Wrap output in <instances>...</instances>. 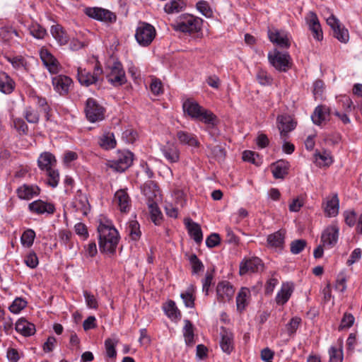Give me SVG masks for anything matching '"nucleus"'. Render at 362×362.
<instances>
[{"instance_id": "41", "label": "nucleus", "mask_w": 362, "mask_h": 362, "mask_svg": "<svg viewBox=\"0 0 362 362\" xmlns=\"http://www.w3.org/2000/svg\"><path fill=\"white\" fill-rule=\"evenodd\" d=\"M185 6L182 0H172L165 4L164 10L168 14L177 13L182 11Z\"/></svg>"}, {"instance_id": "50", "label": "nucleus", "mask_w": 362, "mask_h": 362, "mask_svg": "<svg viewBox=\"0 0 362 362\" xmlns=\"http://www.w3.org/2000/svg\"><path fill=\"white\" fill-rule=\"evenodd\" d=\"M196 7L205 17L210 18L213 16V11L207 1L201 0L197 3Z\"/></svg>"}, {"instance_id": "43", "label": "nucleus", "mask_w": 362, "mask_h": 362, "mask_svg": "<svg viewBox=\"0 0 362 362\" xmlns=\"http://www.w3.org/2000/svg\"><path fill=\"white\" fill-rule=\"evenodd\" d=\"M147 204L153 222L156 225L158 224L162 219V214L158 206L157 200L147 202Z\"/></svg>"}, {"instance_id": "2", "label": "nucleus", "mask_w": 362, "mask_h": 362, "mask_svg": "<svg viewBox=\"0 0 362 362\" xmlns=\"http://www.w3.org/2000/svg\"><path fill=\"white\" fill-rule=\"evenodd\" d=\"M182 109L185 114L196 121L211 126L216 124V116L211 111L204 108L192 99L185 100L182 104Z\"/></svg>"}, {"instance_id": "58", "label": "nucleus", "mask_w": 362, "mask_h": 362, "mask_svg": "<svg viewBox=\"0 0 362 362\" xmlns=\"http://www.w3.org/2000/svg\"><path fill=\"white\" fill-rule=\"evenodd\" d=\"M214 269L210 272H207L205 278L202 280V291L206 295L209 294V290L214 279Z\"/></svg>"}, {"instance_id": "63", "label": "nucleus", "mask_w": 362, "mask_h": 362, "mask_svg": "<svg viewBox=\"0 0 362 362\" xmlns=\"http://www.w3.org/2000/svg\"><path fill=\"white\" fill-rule=\"evenodd\" d=\"M137 136L136 132L132 129H127L122 133V139L129 144H133L136 140Z\"/></svg>"}, {"instance_id": "49", "label": "nucleus", "mask_w": 362, "mask_h": 362, "mask_svg": "<svg viewBox=\"0 0 362 362\" xmlns=\"http://www.w3.org/2000/svg\"><path fill=\"white\" fill-rule=\"evenodd\" d=\"M35 237V231L32 229H27L23 232L21 238L22 245L23 246L30 247L33 244Z\"/></svg>"}, {"instance_id": "48", "label": "nucleus", "mask_w": 362, "mask_h": 362, "mask_svg": "<svg viewBox=\"0 0 362 362\" xmlns=\"http://www.w3.org/2000/svg\"><path fill=\"white\" fill-rule=\"evenodd\" d=\"M30 35L37 39H43L47 35V30L40 24L33 23L29 27Z\"/></svg>"}, {"instance_id": "17", "label": "nucleus", "mask_w": 362, "mask_h": 362, "mask_svg": "<svg viewBox=\"0 0 362 362\" xmlns=\"http://www.w3.org/2000/svg\"><path fill=\"white\" fill-rule=\"evenodd\" d=\"M339 228L337 225L327 227L321 235V242L323 246L333 247L337 242Z\"/></svg>"}, {"instance_id": "52", "label": "nucleus", "mask_w": 362, "mask_h": 362, "mask_svg": "<svg viewBox=\"0 0 362 362\" xmlns=\"http://www.w3.org/2000/svg\"><path fill=\"white\" fill-rule=\"evenodd\" d=\"M24 116L29 123H37L40 118L37 111L31 107H26Z\"/></svg>"}, {"instance_id": "3", "label": "nucleus", "mask_w": 362, "mask_h": 362, "mask_svg": "<svg viewBox=\"0 0 362 362\" xmlns=\"http://www.w3.org/2000/svg\"><path fill=\"white\" fill-rule=\"evenodd\" d=\"M156 36L155 28L150 23L139 22L135 33V39L142 47L149 46Z\"/></svg>"}, {"instance_id": "25", "label": "nucleus", "mask_w": 362, "mask_h": 362, "mask_svg": "<svg viewBox=\"0 0 362 362\" xmlns=\"http://www.w3.org/2000/svg\"><path fill=\"white\" fill-rule=\"evenodd\" d=\"M185 224L188 230L189 235L197 243H200L203 239L202 231L200 226L192 221L190 218H185Z\"/></svg>"}, {"instance_id": "36", "label": "nucleus", "mask_w": 362, "mask_h": 362, "mask_svg": "<svg viewBox=\"0 0 362 362\" xmlns=\"http://www.w3.org/2000/svg\"><path fill=\"white\" fill-rule=\"evenodd\" d=\"M325 212L329 217L336 216L338 214L339 199L337 194H334L330 199L327 201Z\"/></svg>"}, {"instance_id": "5", "label": "nucleus", "mask_w": 362, "mask_h": 362, "mask_svg": "<svg viewBox=\"0 0 362 362\" xmlns=\"http://www.w3.org/2000/svg\"><path fill=\"white\" fill-rule=\"evenodd\" d=\"M105 70L108 82L114 86H121L127 81L124 70L119 62L116 61L107 65Z\"/></svg>"}, {"instance_id": "44", "label": "nucleus", "mask_w": 362, "mask_h": 362, "mask_svg": "<svg viewBox=\"0 0 362 362\" xmlns=\"http://www.w3.org/2000/svg\"><path fill=\"white\" fill-rule=\"evenodd\" d=\"M250 294V290L242 288L236 297V304L238 310H243L247 305V297Z\"/></svg>"}, {"instance_id": "11", "label": "nucleus", "mask_w": 362, "mask_h": 362, "mask_svg": "<svg viewBox=\"0 0 362 362\" xmlns=\"http://www.w3.org/2000/svg\"><path fill=\"white\" fill-rule=\"evenodd\" d=\"M133 162V153L130 151L118 152L117 158L111 161L110 167L117 172H124Z\"/></svg>"}, {"instance_id": "15", "label": "nucleus", "mask_w": 362, "mask_h": 362, "mask_svg": "<svg viewBox=\"0 0 362 362\" xmlns=\"http://www.w3.org/2000/svg\"><path fill=\"white\" fill-rule=\"evenodd\" d=\"M235 293L233 286L226 281H221L216 286L217 299L219 302L225 303L232 299Z\"/></svg>"}, {"instance_id": "33", "label": "nucleus", "mask_w": 362, "mask_h": 362, "mask_svg": "<svg viewBox=\"0 0 362 362\" xmlns=\"http://www.w3.org/2000/svg\"><path fill=\"white\" fill-rule=\"evenodd\" d=\"M76 210L80 211L83 215H87L90 211V204L88 198L85 194L79 193L77 194L75 201L73 202Z\"/></svg>"}, {"instance_id": "42", "label": "nucleus", "mask_w": 362, "mask_h": 362, "mask_svg": "<svg viewBox=\"0 0 362 362\" xmlns=\"http://www.w3.org/2000/svg\"><path fill=\"white\" fill-rule=\"evenodd\" d=\"M183 335L185 337V343L187 346L194 345V335L193 325L189 320H185Z\"/></svg>"}, {"instance_id": "56", "label": "nucleus", "mask_w": 362, "mask_h": 362, "mask_svg": "<svg viewBox=\"0 0 362 362\" xmlns=\"http://www.w3.org/2000/svg\"><path fill=\"white\" fill-rule=\"evenodd\" d=\"M47 172V184L52 187L57 186L59 180V174L57 170H53L52 168L46 170Z\"/></svg>"}, {"instance_id": "31", "label": "nucleus", "mask_w": 362, "mask_h": 362, "mask_svg": "<svg viewBox=\"0 0 362 362\" xmlns=\"http://www.w3.org/2000/svg\"><path fill=\"white\" fill-rule=\"evenodd\" d=\"M142 192L147 199V202L157 200L158 189L157 185L153 181L146 182L142 187Z\"/></svg>"}, {"instance_id": "37", "label": "nucleus", "mask_w": 362, "mask_h": 362, "mask_svg": "<svg viewBox=\"0 0 362 362\" xmlns=\"http://www.w3.org/2000/svg\"><path fill=\"white\" fill-rule=\"evenodd\" d=\"M13 81L5 73L0 74V91L5 93L9 94L14 89Z\"/></svg>"}, {"instance_id": "19", "label": "nucleus", "mask_w": 362, "mask_h": 362, "mask_svg": "<svg viewBox=\"0 0 362 362\" xmlns=\"http://www.w3.org/2000/svg\"><path fill=\"white\" fill-rule=\"evenodd\" d=\"M220 334V346L223 352L230 354L234 349L233 334L222 327Z\"/></svg>"}, {"instance_id": "34", "label": "nucleus", "mask_w": 362, "mask_h": 362, "mask_svg": "<svg viewBox=\"0 0 362 362\" xmlns=\"http://www.w3.org/2000/svg\"><path fill=\"white\" fill-rule=\"evenodd\" d=\"M288 165L284 160H279L272 165V172L276 179H283L288 174Z\"/></svg>"}, {"instance_id": "7", "label": "nucleus", "mask_w": 362, "mask_h": 362, "mask_svg": "<svg viewBox=\"0 0 362 362\" xmlns=\"http://www.w3.org/2000/svg\"><path fill=\"white\" fill-rule=\"evenodd\" d=\"M77 71V76L79 83L81 85L86 86H89L92 84L96 83L99 79L100 76L103 72V69L98 62L95 66L93 74L81 67H78Z\"/></svg>"}, {"instance_id": "10", "label": "nucleus", "mask_w": 362, "mask_h": 362, "mask_svg": "<svg viewBox=\"0 0 362 362\" xmlns=\"http://www.w3.org/2000/svg\"><path fill=\"white\" fill-rule=\"evenodd\" d=\"M327 23L332 28L333 35L342 43H346L349 39V31L341 25L339 21L332 14L327 18Z\"/></svg>"}, {"instance_id": "12", "label": "nucleus", "mask_w": 362, "mask_h": 362, "mask_svg": "<svg viewBox=\"0 0 362 362\" xmlns=\"http://www.w3.org/2000/svg\"><path fill=\"white\" fill-rule=\"evenodd\" d=\"M264 264L261 259L254 257L244 259L240 264V275L243 276L248 273H256L263 270Z\"/></svg>"}, {"instance_id": "57", "label": "nucleus", "mask_w": 362, "mask_h": 362, "mask_svg": "<svg viewBox=\"0 0 362 362\" xmlns=\"http://www.w3.org/2000/svg\"><path fill=\"white\" fill-rule=\"evenodd\" d=\"M4 57L8 62L12 64L13 67L16 69H18L24 66V58L21 55L11 57L4 54Z\"/></svg>"}, {"instance_id": "38", "label": "nucleus", "mask_w": 362, "mask_h": 362, "mask_svg": "<svg viewBox=\"0 0 362 362\" xmlns=\"http://www.w3.org/2000/svg\"><path fill=\"white\" fill-rule=\"evenodd\" d=\"M0 37L6 43H11L14 37H18V32L11 27L4 26L0 28Z\"/></svg>"}, {"instance_id": "13", "label": "nucleus", "mask_w": 362, "mask_h": 362, "mask_svg": "<svg viewBox=\"0 0 362 362\" xmlns=\"http://www.w3.org/2000/svg\"><path fill=\"white\" fill-rule=\"evenodd\" d=\"M276 120L281 139L285 141L288 137V134L295 129L296 123L291 117L287 115L278 116Z\"/></svg>"}, {"instance_id": "4", "label": "nucleus", "mask_w": 362, "mask_h": 362, "mask_svg": "<svg viewBox=\"0 0 362 362\" xmlns=\"http://www.w3.org/2000/svg\"><path fill=\"white\" fill-rule=\"evenodd\" d=\"M172 27L175 30L182 33H196L200 30V21L192 15L184 14L172 24Z\"/></svg>"}, {"instance_id": "24", "label": "nucleus", "mask_w": 362, "mask_h": 362, "mask_svg": "<svg viewBox=\"0 0 362 362\" xmlns=\"http://www.w3.org/2000/svg\"><path fill=\"white\" fill-rule=\"evenodd\" d=\"M308 25L313 33V37L320 41L323 38L322 30L318 18L315 13L310 11L309 13Z\"/></svg>"}, {"instance_id": "14", "label": "nucleus", "mask_w": 362, "mask_h": 362, "mask_svg": "<svg viewBox=\"0 0 362 362\" xmlns=\"http://www.w3.org/2000/svg\"><path fill=\"white\" fill-rule=\"evenodd\" d=\"M43 64L51 74H57L60 70V64L48 49L42 48L40 52Z\"/></svg>"}, {"instance_id": "39", "label": "nucleus", "mask_w": 362, "mask_h": 362, "mask_svg": "<svg viewBox=\"0 0 362 362\" xmlns=\"http://www.w3.org/2000/svg\"><path fill=\"white\" fill-rule=\"evenodd\" d=\"M195 291V286L194 285H190L187 291L180 294L181 298L183 300V302L186 307L192 308L194 307V300L195 297L194 296V293Z\"/></svg>"}, {"instance_id": "40", "label": "nucleus", "mask_w": 362, "mask_h": 362, "mask_svg": "<svg viewBox=\"0 0 362 362\" xmlns=\"http://www.w3.org/2000/svg\"><path fill=\"white\" fill-rule=\"evenodd\" d=\"M99 145L104 149L108 150L116 146V140L112 133L104 134L99 140Z\"/></svg>"}, {"instance_id": "8", "label": "nucleus", "mask_w": 362, "mask_h": 362, "mask_svg": "<svg viewBox=\"0 0 362 362\" xmlns=\"http://www.w3.org/2000/svg\"><path fill=\"white\" fill-rule=\"evenodd\" d=\"M268 59L271 64L279 71H287L291 66V57L288 53H282L275 51L272 54H268Z\"/></svg>"}, {"instance_id": "16", "label": "nucleus", "mask_w": 362, "mask_h": 362, "mask_svg": "<svg viewBox=\"0 0 362 362\" xmlns=\"http://www.w3.org/2000/svg\"><path fill=\"white\" fill-rule=\"evenodd\" d=\"M28 209L31 213L36 214H53L55 211L54 206L41 199L34 201L28 204Z\"/></svg>"}, {"instance_id": "21", "label": "nucleus", "mask_w": 362, "mask_h": 362, "mask_svg": "<svg viewBox=\"0 0 362 362\" xmlns=\"http://www.w3.org/2000/svg\"><path fill=\"white\" fill-rule=\"evenodd\" d=\"M269 40L276 44L281 48H288L291 44L286 33L278 30H269L268 31Z\"/></svg>"}, {"instance_id": "27", "label": "nucleus", "mask_w": 362, "mask_h": 362, "mask_svg": "<svg viewBox=\"0 0 362 362\" xmlns=\"http://www.w3.org/2000/svg\"><path fill=\"white\" fill-rule=\"evenodd\" d=\"M16 330L25 337H30L35 334V326L25 319L21 318L16 323Z\"/></svg>"}, {"instance_id": "26", "label": "nucleus", "mask_w": 362, "mask_h": 362, "mask_svg": "<svg viewBox=\"0 0 362 362\" xmlns=\"http://www.w3.org/2000/svg\"><path fill=\"white\" fill-rule=\"evenodd\" d=\"M330 115V110L325 105H318L315 107L311 119L315 124L320 125L326 121Z\"/></svg>"}, {"instance_id": "59", "label": "nucleus", "mask_w": 362, "mask_h": 362, "mask_svg": "<svg viewBox=\"0 0 362 362\" xmlns=\"http://www.w3.org/2000/svg\"><path fill=\"white\" fill-rule=\"evenodd\" d=\"M257 79L258 82L263 86L270 85L272 82V78L265 71L262 69L258 71Z\"/></svg>"}, {"instance_id": "60", "label": "nucleus", "mask_w": 362, "mask_h": 362, "mask_svg": "<svg viewBox=\"0 0 362 362\" xmlns=\"http://www.w3.org/2000/svg\"><path fill=\"white\" fill-rule=\"evenodd\" d=\"M300 322L301 319L298 317L291 318L290 322L286 325V329L289 335H292L296 332Z\"/></svg>"}, {"instance_id": "64", "label": "nucleus", "mask_w": 362, "mask_h": 362, "mask_svg": "<svg viewBox=\"0 0 362 362\" xmlns=\"http://www.w3.org/2000/svg\"><path fill=\"white\" fill-rule=\"evenodd\" d=\"M25 264L30 268L34 269L38 265V258L34 252H30L24 259Z\"/></svg>"}, {"instance_id": "53", "label": "nucleus", "mask_w": 362, "mask_h": 362, "mask_svg": "<svg viewBox=\"0 0 362 362\" xmlns=\"http://www.w3.org/2000/svg\"><path fill=\"white\" fill-rule=\"evenodd\" d=\"M189 260L192 265L193 274H197L204 269L203 263L199 259L195 254L191 255Z\"/></svg>"}, {"instance_id": "28", "label": "nucleus", "mask_w": 362, "mask_h": 362, "mask_svg": "<svg viewBox=\"0 0 362 362\" xmlns=\"http://www.w3.org/2000/svg\"><path fill=\"white\" fill-rule=\"evenodd\" d=\"M115 199L117 202L122 212H127L130 209V198L124 189H119L115 194Z\"/></svg>"}, {"instance_id": "6", "label": "nucleus", "mask_w": 362, "mask_h": 362, "mask_svg": "<svg viewBox=\"0 0 362 362\" xmlns=\"http://www.w3.org/2000/svg\"><path fill=\"white\" fill-rule=\"evenodd\" d=\"M87 119L90 122H97L104 119L105 108L92 98H88L84 109Z\"/></svg>"}, {"instance_id": "30", "label": "nucleus", "mask_w": 362, "mask_h": 362, "mask_svg": "<svg viewBox=\"0 0 362 362\" xmlns=\"http://www.w3.org/2000/svg\"><path fill=\"white\" fill-rule=\"evenodd\" d=\"M55 157L49 152H44L40 154L37 160L39 168L42 170H47L52 168L56 163Z\"/></svg>"}, {"instance_id": "47", "label": "nucleus", "mask_w": 362, "mask_h": 362, "mask_svg": "<svg viewBox=\"0 0 362 362\" xmlns=\"http://www.w3.org/2000/svg\"><path fill=\"white\" fill-rule=\"evenodd\" d=\"M127 231L132 240H137L140 238V227L139 223L136 221H131L129 223Z\"/></svg>"}, {"instance_id": "55", "label": "nucleus", "mask_w": 362, "mask_h": 362, "mask_svg": "<svg viewBox=\"0 0 362 362\" xmlns=\"http://www.w3.org/2000/svg\"><path fill=\"white\" fill-rule=\"evenodd\" d=\"M329 362H342L343 354L341 349L332 346L329 350Z\"/></svg>"}, {"instance_id": "54", "label": "nucleus", "mask_w": 362, "mask_h": 362, "mask_svg": "<svg viewBox=\"0 0 362 362\" xmlns=\"http://www.w3.org/2000/svg\"><path fill=\"white\" fill-rule=\"evenodd\" d=\"M27 305V302L21 298H16L9 307V310L13 313H20Z\"/></svg>"}, {"instance_id": "45", "label": "nucleus", "mask_w": 362, "mask_h": 362, "mask_svg": "<svg viewBox=\"0 0 362 362\" xmlns=\"http://www.w3.org/2000/svg\"><path fill=\"white\" fill-rule=\"evenodd\" d=\"M164 310L165 314L172 319H177L180 317L181 314L180 310L177 309L175 303L173 300H169L164 306Z\"/></svg>"}, {"instance_id": "62", "label": "nucleus", "mask_w": 362, "mask_h": 362, "mask_svg": "<svg viewBox=\"0 0 362 362\" xmlns=\"http://www.w3.org/2000/svg\"><path fill=\"white\" fill-rule=\"evenodd\" d=\"M83 296H84L86 304L88 308H93V309L98 308V303L96 298L94 296V295L91 294L90 293L88 292L87 291H85L83 292Z\"/></svg>"}, {"instance_id": "46", "label": "nucleus", "mask_w": 362, "mask_h": 362, "mask_svg": "<svg viewBox=\"0 0 362 362\" xmlns=\"http://www.w3.org/2000/svg\"><path fill=\"white\" fill-rule=\"evenodd\" d=\"M315 156L316 162H317L320 166H328L332 163V156L326 151L322 153L316 151Z\"/></svg>"}, {"instance_id": "9", "label": "nucleus", "mask_w": 362, "mask_h": 362, "mask_svg": "<svg viewBox=\"0 0 362 362\" xmlns=\"http://www.w3.org/2000/svg\"><path fill=\"white\" fill-rule=\"evenodd\" d=\"M84 13L88 17L105 23H113L116 21V15L109 10L99 7H88Z\"/></svg>"}, {"instance_id": "22", "label": "nucleus", "mask_w": 362, "mask_h": 362, "mask_svg": "<svg viewBox=\"0 0 362 362\" xmlns=\"http://www.w3.org/2000/svg\"><path fill=\"white\" fill-rule=\"evenodd\" d=\"M176 136L179 143L182 145L194 148H199L200 146V143L198 141L197 136L194 134L180 130L177 132Z\"/></svg>"}, {"instance_id": "18", "label": "nucleus", "mask_w": 362, "mask_h": 362, "mask_svg": "<svg viewBox=\"0 0 362 362\" xmlns=\"http://www.w3.org/2000/svg\"><path fill=\"white\" fill-rule=\"evenodd\" d=\"M40 188L37 185L23 184L16 189V194L19 199L30 200L39 195Z\"/></svg>"}, {"instance_id": "1", "label": "nucleus", "mask_w": 362, "mask_h": 362, "mask_svg": "<svg viewBox=\"0 0 362 362\" xmlns=\"http://www.w3.org/2000/svg\"><path fill=\"white\" fill-rule=\"evenodd\" d=\"M97 230L100 252L115 253L119 240V233L116 228L109 220H100Z\"/></svg>"}, {"instance_id": "29", "label": "nucleus", "mask_w": 362, "mask_h": 362, "mask_svg": "<svg viewBox=\"0 0 362 362\" xmlns=\"http://www.w3.org/2000/svg\"><path fill=\"white\" fill-rule=\"evenodd\" d=\"M293 291V286L291 284L284 283L281 290L276 296V302L278 305L285 304L290 298Z\"/></svg>"}, {"instance_id": "32", "label": "nucleus", "mask_w": 362, "mask_h": 362, "mask_svg": "<svg viewBox=\"0 0 362 362\" xmlns=\"http://www.w3.org/2000/svg\"><path fill=\"white\" fill-rule=\"evenodd\" d=\"M50 33L59 45H64L69 42V36L61 25L57 24L52 25L50 29Z\"/></svg>"}, {"instance_id": "23", "label": "nucleus", "mask_w": 362, "mask_h": 362, "mask_svg": "<svg viewBox=\"0 0 362 362\" xmlns=\"http://www.w3.org/2000/svg\"><path fill=\"white\" fill-rule=\"evenodd\" d=\"M161 151L165 159L171 163H177L180 160V150L174 144L168 143L162 146Z\"/></svg>"}, {"instance_id": "20", "label": "nucleus", "mask_w": 362, "mask_h": 362, "mask_svg": "<svg viewBox=\"0 0 362 362\" xmlns=\"http://www.w3.org/2000/svg\"><path fill=\"white\" fill-rule=\"evenodd\" d=\"M71 83V78L66 76L59 75L52 78V85L54 90L60 95L66 94Z\"/></svg>"}, {"instance_id": "61", "label": "nucleus", "mask_w": 362, "mask_h": 362, "mask_svg": "<svg viewBox=\"0 0 362 362\" xmlns=\"http://www.w3.org/2000/svg\"><path fill=\"white\" fill-rule=\"evenodd\" d=\"M105 346L107 356L109 358H115L117 352L115 350V344L111 339H107L105 341Z\"/></svg>"}, {"instance_id": "51", "label": "nucleus", "mask_w": 362, "mask_h": 362, "mask_svg": "<svg viewBox=\"0 0 362 362\" xmlns=\"http://www.w3.org/2000/svg\"><path fill=\"white\" fill-rule=\"evenodd\" d=\"M307 242L303 239L295 240L291 243V252L294 255L299 254L305 247Z\"/></svg>"}, {"instance_id": "35", "label": "nucleus", "mask_w": 362, "mask_h": 362, "mask_svg": "<svg viewBox=\"0 0 362 362\" xmlns=\"http://www.w3.org/2000/svg\"><path fill=\"white\" fill-rule=\"evenodd\" d=\"M285 232L284 230H278L267 237V243L269 246L273 247L282 248L284 244Z\"/></svg>"}]
</instances>
